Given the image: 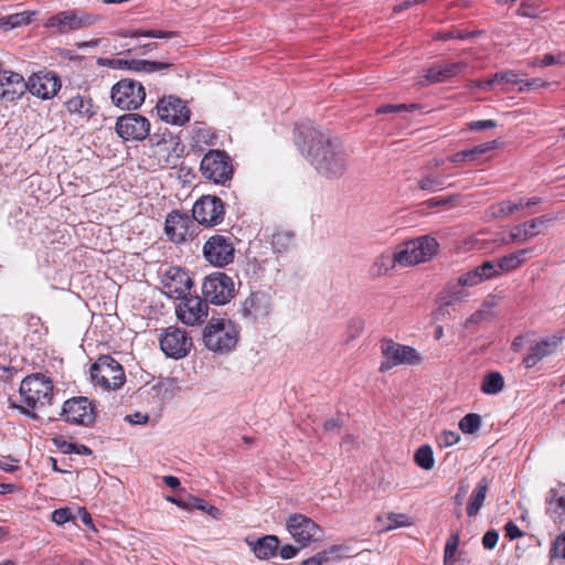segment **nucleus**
Listing matches in <instances>:
<instances>
[{"instance_id":"nucleus-64","label":"nucleus","mask_w":565,"mask_h":565,"mask_svg":"<svg viewBox=\"0 0 565 565\" xmlns=\"http://www.w3.org/2000/svg\"><path fill=\"white\" fill-rule=\"evenodd\" d=\"M448 160L452 163H459V162H462L465 160H470V154H469V150H462V151H459V152H456L454 154H451Z\"/></svg>"},{"instance_id":"nucleus-13","label":"nucleus","mask_w":565,"mask_h":565,"mask_svg":"<svg viewBox=\"0 0 565 565\" xmlns=\"http://www.w3.org/2000/svg\"><path fill=\"white\" fill-rule=\"evenodd\" d=\"M202 292L206 302L210 301L214 305H224L234 296V282L227 275L216 273L204 279Z\"/></svg>"},{"instance_id":"nucleus-33","label":"nucleus","mask_w":565,"mask_h":565,"mask_svg":"<svg viewBox=\"0 0 565 565\" xmlns=\"http://www.w3.org/2000/svg\"><path fill=\"white\" fill-rule=\"evenodd\" d=\"M488 489L489 482L486 478L477 483L467 503L466 511L469 516H475L479 513L486 500Z\"/></svg>"},{"instance_id":"nucleus-19","label":"nucleus","mask_w":565,"mask_h":565,"mask_svg":"<svg viewBox=\"0 0 565 565\" xmlns=\"http://www.w3.org/2000/svg\"><path fill=\"white\" fill-rule=\"evenodd\" d=\"M157 114L161 120L177 126L185 125L191 116L186 104L177 96L162 97L157 104Z\"/></svg>"},{"instance_id":"nucleus-16","label":"nucleus","mask_w":565,"mask_h":565,"mask_svg":"<svg viewBox=\"0 0 565 565\" xmlns=\"http://www.w3.org/2000/svg\"><path fill=\"white\" fill-rule=\"evenodd\" d=\"M116 132L126 141H141L150 132V122L139 114H126L117 119Z\"/></svg>"},{"instance_id":"nucleus-61","label":"nucleus","mask_w":565,"mask_h":565,"mask_svg":"<svg viewBox=\"0 0 565 565\" xmlns=\"http://www.w3.org/2000/svg\"><path fill=\"white\" fill-rule=\"evenodd\" d=\"M126 420L132 425H143L148 423L149 415L141 412H135L126 416Z\"/></svg>"},{"instance_id":"nucleus-3","label":"nucleus","mask_w":565,"mask_h":565,"mask_svg":"<svg viewBox=\"0 0 565 565\" xmlns=\"http://www.w3.org/2000/svg\"><path fill=\"white\" fill-rule=\"evenodd\" d=\"M204 347L216 354H228L239 340V329L231 319L211 318L203 329Z\"/></svg>"},{"instance_id":"nucleus-17","label":"nucleus","mask_w":565,"mask_h":565,"mask_svg":"<svg viewBox=\"0 0 565 565\" xmlns=\"http://www.w3.org/2000/svg\"><path fill=\"white\" fill-rule=\"evenodd\" d=\"M195 228L194 221L188 214L179 211L171 212L166 218L164 233L175 244L192 239L195 235Z\"/></svg>"},{"instance_id":"nucleus-59","label":"nucleus","mask_w":565,"mask_h":565,"mask_svg":"<svg viewBox=\"0 0 565 565\" xmlns=\"http://www.w3.org/2000/svg\"><path fill=\"white\" fill-rule=\"evenodd\" d=\"M470 130H483V129H492L497 127V122L492 119H483V120H476L471 121L468 125Z\"/></svg>"},{"instance_id":"nucleus-32","label":"nucleus","mask_w":565,"mask_h":565,"mask_svg":"<svg viewBox=\"0 0 565 565\" xmlns=\"http://www.w3.org/2000/svg\"><path fill=\"white\" fill-rule=\"evenodd\" d=\"M376 522L379 523L381 532H388L398 527H407L413 525V521L408 515L405 513L394 512L377 515Z\"/></svg>"},{"instance_id":"nucleus-56","label":"nucleus","mask_w":565,"mask_h":565,"mask_svg":"<svg viewBox=\"0 0 565 565\" xmlns=\"http://www.w3.org/2000/svg\"><path fill=\"white\" fill-rule=\"evenodd\" d=\"M527 224L524 223L523 225L515 226L511 230L510 238L512 242H524L527 239Z\"/></svg>"},{"instance_id":"nucleus-27","label":"nucleus","mask_w":565,"mask_h":565,"mask_svg":"<svg viewBox=\"0 0 565 565\" xmlns=\"http://www.w3.org/2000/svg\"><path fill=\"white\" fill-rule=\"evenodd\" d=\"M526 249H520L497 260H491L494 270L493 277H499L519 268L526 260Z\"/></svg>"},{"instance_id":"nucleus-37","label":"nucleus","mask_w":565,"mask_h":565,"mask_svg":"<svg viewBox=\"0 0 565 565\" xmlns=\"http://www.w3.org/2000/svg\"><path fill=\"white\" fill-rule=\"evenodd\" d=\"M547 502L554 513L558 516L565 515V483L558 484L551 490Z\"/></svg>"},{"instance_id":"nucleus-36","label":"nucleus","mask_w":565,"mask_h":565,"mask_svg":"<svg viewBox=\"0 0 565 565\" xmlns=\"http://www.w3.org/2000/svg\"><path fill=\"white\" fill-rule=\"evenodd\" d=\"M33 15L34 13L29 11L9 14L0 19V28L9 31L21 25H26L31 22Z\"/></svg>"},{"instance_id":"nucleus-14","label":"nucleus","mask_w":565,"mask_h":565,"mask_svg":"<svg viewBox=\"0 0 565 565\" xmlns=\"http://www.w3.org/2000/svg\"><path fill=\"white\" fill-rule=\"evenodd\" d=\"M65 422L75 425L89 426L96 417L95 405L87 397H73L67 399L62 408Z\"/></svg>"},{"instance_id":"nucleus-8","label":"nucleus","mask_w":565,"mask_h":565,"mask_svg":"<svg viewBox=\"0 0 565 565\" xmlns=\"http://www.w3.org/2000/svg\"><path fill=\"white\" fill-rule=\"evenodd\" d=\"M200 170L205 179L221 185L231 181L234 173L231 157L222 150H210L205 153Z\"/></svg>"},{"instance_id":"nucleus-52","label":"nucleus","mask_w":565,"mask_h":565,"mask_svg":"<svg viewBox=\"0 0 565 565\" xmlns=\"http://www.w3.org/2000/svg\"><path fill=\"white\" fill-rule=\"evenodd\" d=\"M459 440H460L459 434L456 431H452V430H444L437 437V443H438L439 447H445V448L458 444Z\"/></svg>"},{"instance_id":"nucleus-55","label":"nucleus","mask_w":565,"mask_h":565,"mask_svg":"<svg viewBox=\"0 0 565 565\" xmlns=\"http://www.w3.org/2000/svg\"><path fill=\"white\" fill-rule=\"evenodd\" d=\"M72 520V512L68 508H61L52 513V521L57 525H62Z\"/></svg>"},{"instance_id":"nucleus-54","label":"nucleus","mask_w":565,"mask_h":565,"mask_svg":"<svg viewBox=\"0 0 565 565\" xmlns=\"http://www.w3.org/2000/svg\"><path fill=\"white\" fill-rule=\"evenodd\" d=\"M552 220L546 216H540L532 220V236L544 234L550 227Z\"/></svg>"},{"instance_id":"nucleus-22","label":"nucleus","mask_w":565,"mask_h":565,"mask_svg":"<svg viewBox=\"0 0 565 565\" xmlns=\"http://www.w3.org/2000/svg\"><path fill=\"white\" fill-rule=\"evenodd\" d=\"M26 89V82L21 74L0 66V99L14 102L21 98Z\"/></svg>"},{"instance_id":"nucleus-35","label":"nucleus","mask_w":565,"mask_h":565,"mask_svg":"<svg viewBox=\"0 0 565 565\" xmlns=\"http://www.w3.org/2000/svg\"><path fill=\"white\" fill-rule=\"evenodd\" d=\"M504 388V379L501 373L492 371L487 373L480 385V390L486 394H497Z\"/></svg>"},{"instance_id":"nucleus-62","label":"nucleus","mask_w":565,"mask_h":565,"mask_svg":"<svg viewBox=\"0 0 565 565\" xmlns=\"http://www.w3.org/2000/svg\"><path fill=\"white\" fill-rule=\"evenodd\" d=\"M459 195H450L445 199H430L427 201L428 207H435V206H447L448 204L455 202Z\"/></svg>"},{"instance_id":"nucleus-1","label":"nucleus","mask_w":565,"mask_h":565,"mask_svg":"<svg viewBox=\"0 0 565 565\" xmlns=\"http://www.w3.org/2000/svg\"><path fill=\"white\" fill-rule=\"evenodd\" d=\"M296 143L322 177L338 179L347 172L348 157L328 132L310 125H301L297 128Z\"/></svg>"},{"instance_id":"nucleus-26","label":"nucleus","mask_w":565,"mask_h":565,"mask_svg":"<svg viewBox=\"0 0 565 565\" xmlns=\"http://www.w3.org/2000/svg\"><path fill=\"white\" fill-rule=\"evenodd\" d=\"M492 262H484L473 269L462 273L458 277V286L460 287H475L484 280L492 279L493 277Z\"/></svg>"},{"instance_id":"nucleus-4","label":"nucleus","mask_w":565,"mask_h":565,"mask_svg":"<svg viewBox=\"0 0 565 565\" xmlns=\"http://www.w3.org/2000/svg\"><path fill=\"white\" fill-rule=\"evenodd\" d=\"M90 379L103 391H115L125 384L126 374L119 362L103 355L90 366Z\"/></svg>"},{"instance_id":"nucleus-28","label":"nucleus","mask_w":565,"mask_h":565,"mask_svg":"<svg viewBox=\"0 0 565 565\" xmlns=\"http://www.w3.org/2000/svg\"><path fill=\"white\" fill-rule=\"evenodd\" d=\"M65 108L71 115L82 119H89L96 113L93 100L88 96L76 94L65 102Z\"/></svg>"},{"instance_id":"nucleus-6","label":"nucleus","mask_w":565,"mask_h":565,"mask_svg":"<svg viewBox=\"0 0 565 565\" xmlns=\"http://www.w3.org/2000/svg\"><path fill=\"white\" fill-rule=\"evenodd\" d=\"M99 21V15L82 10L70 9L51 15L44 22L46 29H52L60 34L89 28Z\"/></svg>"},{"instance_id":"nucleus-25","label":"nucleus","mask_w":565,"mask_h":565,"mask_svg":"<svg viewBox=\"0 0 565 565\" xmlns=\"http://www.w3.org/2000/svg\"><path fill=\"white\" fill-rule=\"evenodd\" d=\"M184 150V146L177 141L173 137L163 138L154 146V154L158 157L159 163L174 167Z\"/></svg>"},{"instance_id":"nucleus-57","label":"nucleus","mask_w":565,"mask_h":565,"mask_svg":"<svg viewBox=\"0 0 565 565\" xmlns=\"http://www.w3.org/2000/svg\"><path fill=\"white\" fill-rule=\"evenodd\" d=\"M499 540V533L495 530H489L482 537V545L487 550H492Z\"/></svg>"},{"instance_id":"nucleus-63","label":"nucleus","mask_w":565,"mask_h":565,"mask_svg":"<svg viewBox=\"0 0 565 565\" xmlns=\"http://www.w3.org/2000/svg\"><path fill=\"white\" fill-rule=\"evenodd\" d=\"M299 552V547H295L294 545L287 544L280 547L279 555L284 559L294 558Z\"/></svg>"},{"instance_id":"nucleus-24","label":"nucleus","mask_w":565,"mask_h":565,"mask_svg":"<svg viewBox=\"0 0 565 565\" xmlns=\"http://www.w3.org/2000/svg\"><path fill=\"white\" fill-rule=\"evenodd\" d=\"M466 62H452L445 64H436L424 71V75L418 79V84L427 85L446 82L467 68Z\"/></svg>"},{"instance_id":"nucleus-53","label":"nucleus","mask_w":565,"mask_h":565,"mask_svg":"<svg viewBox=\"0 0 565 565\" xmlns=\"http://www.w3.org/2000/svg\"><path fill=\"white\" fill-rule=\"evenodd\" d=\"M498 146V142L495 140L484 142L482 145L476 146L469 150L470 154V161L475 160L477 157L484 154L493 149H495Z\"/></svg>"},{"instance_id":"nucleus-38","label":"nucleus","mask_w":565,"mask_h":565,"mask_svg":"<svg viewBox=\"0 0 565 565\" xmlns=\"http://www.w3.org/2000/svg\"><path fill=\"white\" fill-rule=\"evenodd\" d=\"M122 38H156V39H173L178 36L174 31H161V30H128L119 33Z\"/></svg>"},{"instance_id":"nucleus-11","label":"nucleus","mask_w":565,"mask_h":565,"mask_svg":"<svg viewBox=\"0 0 565 565\" xmlns=\"http://www.w3.org/2000/svg\"><path fill=\"white\" fill-rule=\"evenodd\" d=\"M224 215V203L215 195H203L194 203L192 209L193 220L209 227L221 224Z\"/></svg>"},{"instance_id":"nucleus-23","label":"nucleus","mask_w":565,"mask_h":565,"mask_svg":"<svg viewBox=\"0 0 565 565\" xmlns=\"http://www.w3.org/2000/svg\"><path fill=\"white\" fill-rule=\"evenodd\" d=\"M26 85V90L42 99H50L54 97L61 88L60 78L53 73L33 74L30 76Z\"/></svg>"},{"instance_id":"nucleus-51","label":"nucleus","mask_w":565,"mask_h":565,"mask_svg":"<svg viewBox=\"0 0 565 565\" xmlns=\"http://www.w3.org/2000/svg\"><path fill=\"white\" fill-rule=\"evenodd\" d=\"M552 559H565V532L561 533L551 548Z\"/></svg>"},{"instance_id":"nucleus-48","label":"nucleus","mask_w":565,"mask_h":565,"mask_svg":"<svg viewBox=\"0 0 565 565\" xmlns=\"http://www.w3.org/2000/svg\"><path fill=\"white\" fill-rule=\"evenodd\" d=\"M478 32H468L465 30H451L449 32H438L434 35V40L436 41H448L452 39L466 40L468 38L475 36Z\"/></svg>"},{"instance_id":"nucleus-41","label":"nucleus","mask_w":565,"mask_h":565,"mask_svg":"<svg viewBox=\"0 0 565 565\" xmlns=\"http://www.w3.org/2000/svg\"><path fill=\"white\" fill-rule=\"evenodd\" d=\"M414 460L424 470L433 469L435 460L431 447L428 445L420 446L415 452Z\"/></svg>"},{"instance_id":"nucleus-29","label":"nucleus","mask_w":565,"mask_h":565,"mask_svg":"<svg viewBox=\"0 0 565 565\" xmlns=\"http://www.w3.org/2000/svg\"><path fill=\"white\" fill-rule=\"evenodd\" d=\"M397 266H399L397 249L394 252L386 250L375 257L371 265L370 274L373 277H382Z\"/></svg>"},{"instance_id":"nucleus-46","label":"nucleus","mask_w":565,"mask_h":565,"mask_svg":"<svg viewBox=\"0 0 565 565\" xmlns=\"http://www.w3.org/2000/svg\"><path fill=\"white\" fill-rule=\"evenodd\" d=\"M514 83L515 82V75L513 73H502V74H494L491 78L487 81H480L477 82L476 86L479 88L487 89L489 87H492L495 83Z\"/></svg>"},{"instance_id":"nucleus-43","label":"nucleus","mask_w":565,"mask_h":565,"mask_svg":"<svg viewBox=\"0 0 565 565\" xmlns=\"http://www.w3.org/2000/svg\"><path fill=\"white\" fill-rule=\"evenodd\" d=\"M418 186L420 190L436 192L445 189L446 186V178L445 177H434V175H425L418 181Z\"/></svg>"},{"instance_id":"nucleus-60","label":"nucleus","mask_w":565,"mask_h":565,"mask_svg":"<svg viewBox=\"0 0 565 565\" xmlns=\"http://www.w3.org/2000/svg\"><path fill=\"white\" fill-rule=\"evenodd\" d=\"M504 530H505V536L509 537L510 540H515L518 537L525 535L524 532H522L519 529V526L512 521H510L505 524Z\"/></svg>"},{"instance_id":"nucleus-7","label":"nucleus","mask_w":565,"mask_h":565,"mask_svg":"<svg viewBox=\"0 0 565 565\" xmlns=\"http://www.w3.org/2000/svg\"><path fill=\"white\" fill-rule=\"evenodd\" d=\"M381 353L383 361L380 365L381 372H386L397 365H417L423 358L413 347L394 342L391 339H384L381 342Z\"/></svg>"},{"instance_id":"nucleus-18","label":"nucleus","mask_w":565,"mask_h":565,"mask_svg":"<svg viewBox=\"0 0 565 565\" xmlns=\"http://www.w3.org/2000/svg\"><path fill=\"white\" fill-rule=\"evenodd\" d=\"M178 319L186 326L204 322L209 315V305L199 296L182 297L175 308Z\"/></svg>"},{"instance_id":"nucleus-50","label":"nucleus","mask_w":565,"mask_h":565,"mask_svg":"<svg viewBox=\"0 0 565 565\" xmlns=\"http://www.w3.org/2000/svg\"><path fill=\"white\" fill-rule=\"evenodd\" d=\"M461 287L458 286V282L456 285H449L447 288V296L444 297L445 305H452L455 302L462 301L467 295L463 292Z\"/></svg>"},{"instance_id":"nucleus-30","label":"nucleus","mask_w":565,"mask_h":565,"mask_svg":"<svg viewBox=\"0 0 565 565\" xmlns=\"http://www.w3.org/2000/svg\"><path fill=\"white\" fill-rule=\"evenodd\" d=\"M563 340L562 335L552 334L541 338L532 347V365L545 356L551 355L556 351Z\"/></svg>"},{"instance_id":"nucleus-44","label":"nucleus","mask_w":565,"mask_h":565,"mask_svg":"<svg viewBox=\"0 0 565 565\" xmlns=\"http://www.w3.org/2000/svg\"><path fill=\"white\" fill-rule=\"evenodd\" d=\"M190 509H198L200 511H203L215 520H220L222 518V511L218 508L209 504L203 499L196 497L191 498Z\"/></svg>"},{"instance_id":"nucleus-15","label":"nucleus","mask_w":565,"mask_h":565,"mask_svg":"<svg viewBox=\"0 0 565 565\" xmlns=\"http://www.w3.org/2000/svg\"><path fill=\"white\" fill-rule=\"evenodd\" d=\"M160 348L169 358L179 360L188 355L192 348V339L188 332L178 327H169L160 338Z\"/></svg>"},{"instance_id":"nucleus-21","label":"nucleus","mask_w":565,"mask_h":565,"mask_svg":"<svg viewBox=\"0 0 565 565\" xmlns=\"http://www.w3.org/2000/svg\"><path fill=\"white\" fill-rule=\"evenodd\" d=\"M161 284L164 295L169 298L178 299L184 297L192 286L189 274L179 267H170L167 269L161 279Z\"/></svg>"},{"instance_id":"nucleus-9","label":"nucleus","mask_w":565,"mask_h":565,"mask_svg":"<svg viewBox=\"0 0 565 565\" xmlns=\"http://www.w3.org/2000/svg\"><path fill=\"white\" fill-rule=\"evenodd\" d=\"M110 98L116 107L122 110H135L145 102V87L138 81L124 78L113 86Z\"/></svg>"},{"instance_id":"nucleus-12","label":"nucleus","mask_w":565,"mask_h":565,"mask_svg":"<svg viewBox=\"0 0 565 565\" xmlns=\"http://www.w3.org/2000/svg\"><path fill=\"white\" fill-rule=\"evenodd\" d=\"M235 248L230 236L215 234L203 246V256L215 267H224L234 259Z\"/></svg>"},{"instance_id":"nucleus-39","label":"nucleus","mask_w":565,"mask_h":565,"mask_svg":"<svg viewBox=\"0 0 565 565\" xmlns=\"http://www.w3.org/2000/svg\"><path fill=\"white\" fill-rule=\"evenodd\" d=\"M294 233L290 231H278L273 235L271 246L276 253H286L294 246Z\"/></svg>"},{"instance_id":"nucleus-49","label":"nucleus","mask_w":565,"mask_h":565,"mask_svg":"<svg viewBox=\"0 0 565 565\" xmlns=\"http://www.w3.org/2000/svg\"><path fill=\"white\" fill-rule=\"evenodd\" d=\"M499 297L491 295L484 299L478 311L482 317H484L486 320H489L495 316V308L499 305Z\"/></svg>"},{"instance_id":"nucleus-10","label":"nucleus","mask_w":565,"mask_h":565,"mask_svg":"<svg viewBox=\"0 0 565 565\" xmlns=\"http://www.w3.org/2000/svg\"><path fill=\"white\" fill-rule=\"evenodd\" d=\"M287 530L300 547H306L323 537V530L303 514H292L287 520Z\"/></svg>"},{"instance_id":"nucleus-2","label":"nucleus","mask_w":565,"mask_h":565,"mask_svg":"<svg viewBox=\"0 0 565 565\" xmlns=\"http://www.w3.org/2000/svg\"><path fill=\"white\" fill-rule=\"evenodd\" d=\"M54 386L52 381L41 373L25 376L19 387V399L9 397V407L21 414L36 418L33 411L52 404Z\"/></svg>"},{"instance_id":"nucleus-5","label":"nucleus","mask_w":565,"mask_h":565,"mask_svg":"<svg viewBox=\"0 0 565 565\" xmlns=\"http://www.w3.org/2000/svg\"><path fill=\"white\" fill-rule=\"evenodd\" d=\"M439 244L429 235L419 236L396 247L399 267H411L429 262L438 250Z\"/></svg>"},{"instance_id":"nucleus-40","label":"nucleus","mask_w":565,"mask_h":565,"mask_svg":"<svg viewBox=\"0 0 565 565\" xmlns=\"http://www.w3.org/2000/svg\"><path fill=\"white\" fill-rule=\"evenodd\" d=\"M171 65H172L171 63L150 62V61H146V60H131L129 62L128 70L135 71V72L152 73L156 71L168 68Z\"/></svg>"},{"instance_id":"nucleus-31","label":"nucleus","mask_w":565,"mask_h":565,"mask_svg":"<svg viewBox=\"0 0 565 565\" xmlns=\"http://www.w3.org/2000/svg\"><path fill=\"white\" fill-rule=\"evenodd\" d=\"M248 545L252 547L255 556L259 559H268L276 554L279 541L275 535H266L258 540L248 541Z\"/></svg>"},{"instance_id":"nucleus-34","label":"nucleus","mask_w":565,"mask_h":565,"mask_svg":"<svg viewBox=\"0 0 565 565\" xmlns=\"http://www.w3.org/2000/svg\"><path fill=\"white\" fill-rule=\"evenodd\" d=\"M350 548L345 545H332L328 550L319 552L312 557L302 561L299 565H322L328 561L330 554H337L340 556H348Z\"/></svg>"},{"instance_id":"nucleus-45","label":"nucleus","mask_w":565,"mask_h":565,"mask_svg":"<svg viewBox=\"0 0 565 565\" xmlns=\"http://www.w3.org/2000/svg\"><path fill=\"white\" fill-rule=\"evenodd\" d=\"M193 140L198 145L214 146L216 145L217 137L211 128L201 127L194 131Z\"/></svg>"},{"instance_id":"nucleus-58","label":"nucleus","mask_w":565,"mask_h":565,"mask_svg":"<svg viewBox=\"0 0 565 565\" xmlns=\"http://www.w3.org/2000/svg\"><path fill=\"white\" fill-rule=\"evenodd\" d=\"M364 329V322L360 318H353L349 321L350 339L359 337Z\"/></svg>"},{"instance_id":"nucleus-42","label":"nucleus","mask_w":565,"mask_h":565,"mask_svg":"<svg viewBox=\"0 0 565 565\" xmlns=\"http://www.w3.org/2000/svg\"><path fill=\"white\" fill-rule=\"evenodd\" d=\"M458 426L463 434H475L481 426V416L476 413H469L459 420Z\"/></svg>"},{"instance_id":"nucleus-20","label":"nucleus","mask_w":565,"mask_h":565,"mask_svg":"<svg viewBox=\"0 0 565 565\" xmlns=\"http://www.w3.org/2000/svg\"><path fill=\"white\" fill-rule=\"evenodd\" d=\"M273 310V297L269 291L257 290L249 296L241 305V313L243 318L250 321L264 319L270 315Z\"/></svg>"},{"instance_id":"nucleus-47","label":"nucleus","mask_w":565,"mask_h":565,"mask_svg":"<svg viewBox=\"0 0 565 565\" xmlns=\"http://www.w3.org/2000/svg\"><path fill=\"white\" fill-rule=\"evenodd\" d=\"M459 543H460L459 533H452L448 537L446 545H445V551H444V562L446 565L454 559L457 548L459 546Z\"/></svg>"}]
</instances>
